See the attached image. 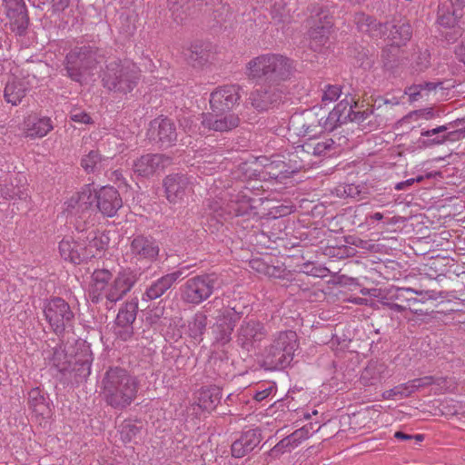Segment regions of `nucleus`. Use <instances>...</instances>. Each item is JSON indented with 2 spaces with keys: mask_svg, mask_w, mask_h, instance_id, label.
I'll list each match as a JSON object with an SVG mask.
<instances>
[{
  "mask_svg": "<svg viewBox=\"0 0 465 465\" xmlns=\"http://www.w3.org/2000/svg\"><path fill=\"white\" fill-rule=\"evenodd\" d=\"M245 69L248 79L261 84L251 92L248 100L254 110L263 113L282 102L283 83L292 77L295 65L285 55L268 53L251 59Z\"/></svg>",
  "mask_w": 465,
  "mask_h": 465,
  "instance_id": "obj_1",
  "label": "nucleus"
},
{
  "mask_svg": "<svg viewBox=\"0 0 465 465\" xmlns=\"http://www.w3.org/2000/svg\"><path fill=\"white\" fill-rule=\"evenodd\" d=\"M136 282V274L131 270H123L114 277L107 269H95L91 275L89 300L94 304L104 300L114 304L132 290Z\"/></svg>",
  "mask_w": 465,
  "mask_h": 465,
  "instance_id": "obj_2",
  "label": "nucleus"
},
{
  "mask_svg": "<svg viewBox=\"0 0 465 465\" xmlns=\"http://www.w3.org/2000/svg\"><path fill=\"white\" fill-rule=\"evenodd\" d=\"M102 395L107 405L124 410L135 400L139 389L136 377L121 367H110L102 379Z\"/></svg>",
  "mask_w": 465,
  "mask_h": 465,
  "instance_id": "obj_3",
  "label": "nucleus"
},
{
  "mask_svg": "<svg viewBox=\"0 0 465 465\" xmlns=\"http://www.w3.org/2000/svg\"><path fill=\"white\" fill-rule=\"evenodd\" d=\"M299 346L298 335L294 331L287 330L275 333L271 343L262 353V366L270 371L288 367Z\"/></svg>",
  "mask_w": 465,
  "mask_h": 465,
  "instance_id": "obj_4",
  "label": "nucleus"
},
{
  "mask_svg": "<svg viewBox=\"0 0 465 465\" xmlns=\"http://www.w3.org/2000/svg\"><path fill=\"white\" fill-rule=\"evenodd\" d=\"M140 77L141 72L135 64L114 59L106 64L102 81L108 90L125 94L137 86Z\"/></svg>",
  "mask_w": 465,
  "mask_h": 465,
  "instance_id": "obj_5",
  "label": "nucleus"
},
{
  "mask_svg": "<svg viewBox=\"0 0 465 465\" xmlns=\"http://www.w3.org/2000/svg\"><path fill=\"white\" fill-rule=\"evenodd\" d=\"M104 58L101 49L92 45L74 47L65 56L66 75L74 82L82 83L87 71L94 68Z\"/></svg>",
  "mask_w": 465,
  "mask_h": 465,
  "instance_id": "obj_6",
  "label": "nucleus"
},
{
  "mask_svg": "<svg viewBox=\"0 0 465 465\" xmlns=\"http://www.w3.org/2000/svg\"><path fill=\"white\" fill-rule=\"evenodd\" d=\"M44 314L51 330L63 337L73 330L75 316L69 303L60 297L48 300L44 306Z\"/></svg>",
  "mask_w": 465,
  "mask_h": 465,
  "instance_id": "obj_7",
  "label": "nucleus"
},
{
  "mask_svg": "<svg viewBox=\"0 0 465 465\" xmlns=\"http://www.w3.org/2000/svg\"><path fill=\"white\" fill-rule=\"evenodd\" d=\"M219 285V277L215 273L193 276L181 286V299L185 303L199 305L211 297Z\"/></svg>",
  "mask_w": 465,
  "mask_h": 465,
  "instance_id": "obj_8",
  "label": "nucleus"
},
{
  "mask_svg": "<svg viewBox=\"0 0 465 465\" xmlns=\"http://www.w3.org/2000/svg\"><path fill=\"white\" fill-rule=\"evenodd\" d=\"M95 191L91 185H85L82 191L73 195L66 203V211L75 215V228L79 232H87L90 228L88 221L94 212ZM94 223L91 224V227Z\"/></svg>",
  "mask_w": 465,
  "mask_h": 465,
  "instance_id": "obj_9",
  "label": "nucleus"
},
{
  "mask_svg": "<svg viewBox=\"0 0 465 465\" xmlns=\"http://www.w3.org/2000/svg\"><path fill=\"white\" fill-rule=\"evenodd\" d=\"M265 324L255 319H244L235 334L236 343L246 351L255 350L268 337Z\"/></svg>",
  "mask_w": 465,
  "mask_h": 465,
  "instance_id": "obj_10",
  "label": "nucleus"
},
{
  "mask_svg": "<svg viewBox=\"0 0 465 465\" xmlns=\"http://www.w3.org/2000/svg\"><path fill=\"white\" fill-rule=\"evenodd\" d=\"M130 255L136 262H154L160 256L159 242L150 234H134L130 241Z\"/></svg>",
  "mask_w": 465,
  "mask_h": 465,
  "instance_id": "obj_11",
  "label": "nucleus"
},
{
  "mask_svg": "<svg viewBox=\"0 0 465 465\" xmlns=\"http://www.w3.org/2000/svg\"><path fill=\"white\" fill-rule=\"evenodd\" d=\"M167 201L173 204L184 202L187 195L193 192V183L190 178L182 173L167 175L163 182Z\"/></svg>",
  "mask_w": 465,
  "mask_h": 465,
  "instance_id": "obj_12",
  "label": "nucleus"
},
{
  "mask_svg": "<svg viewBox=\"0 0 465 465\" xmlns=\"http://www.w3.org/2000/svg\"><path fill=\"white\" fill-rule=\"evenodd\" d=\"M240 87L238 85H223L216 88L210 95L212 112L228 113L240 100Z\"/></svg>",
  "mask_w": 465,
  "mask_h": 465,
  "instance_id": "obj_13",
  "label": "nucleus"
},
{
  "mask_svg": "<svg viewBox=\"0 0 465 465\" xmlns=\"http://www.w3.org/2000/svg\"><path fill=\"white\" fill-rule=\"evenodd\" d=\"M76 348L77 351L72 357V366L68 372H74L75 381L81 382L90 375L94 357L90 344L85 341H77Z\"/></svg>",
  "mask_w": 465,
  "mask_h": 465,
  "instance_id": "obj_14",
  "label": "nucleus"
},
{
  "mask_svg": "<svg viewBox=\"0 0 465 465\" xmlns=\"http://www.w3.org/2000/svg\"><path fill=\"white\" fill-rule=\"evenodd\" d=\"M172 163V157L163 153H147L134 161V173L142 177H149L159 170Z\"/></svg>",
  "mask_w": 465,
  "mask_h": 465,
  "instance_id": "obj_15",
  "label": "nucleus"
},
{
  "mask_svg": "<svg viewBox=\"0 0 465 465\" xmlns=\"http://www.w3.org/2000/svg\"><path fill=\"white\" fill-rule=\"evenodd\" d=\"M148 137L162 146H169L177 140L176 126L168 118H156L150 123Z\"/></svg>",
  "mask_w": 465,
  "mask_h": 465,
  "instance_id": "obj_16",
  "label": "nucleus"
},
{
  "mask_svg": "<svg viewBox=\"0 0 465 465\" xmlns=\"http://www.w3.org/2000/svg\"><path fill=\"white\" fill-rule=\"evenodd\" d=\"M95 203L99 212L107 217H114L123 206L120 193L112 186H104L95 192Z\"/></svg>",
  "mask_w": 465,
  "mask_h": 465,
  "instance_id": "obj_17",
  "label": "nucleus"
},
{
  "mask_svg": "<svg viewBox=\"0 0 465 465\" xmlns=\"http://www.w3.org/2000/svg\"><path fill=\"white\" fill-rule=\"evenodd\" d=\"M324 118L325 111L321 107H313L304 111L300 120L299 135L311 139L325 132L322 124Z\"/></svg>",
  "mask_w": 465,
  "mask_h": 465,
  "instance_id": "obj_18",
  "label": "nucleus"
},
{
  "mask_svg": "<svg viewBox=\"0 0 465 465\" xmlns=\"http://www.w3.org/2000/svg\"><path fill=\"white\" fill-rule=\"evenodd\" d=\"M239 319L240 316L234 309H223L217 317L215 324L213 326L215 341L223 345L228 343L232 339L235 322Z\"/></svg>",
  "mask_w": 465,
  "mask_h": 465,
  "instance_id": "obj_19",
  "label": "nucleus"
},
{
  "mask_svg": "<svg viewBox=\"0 0 465 465\" xmlns=\"http://www.w3.org/2000/svg\"><path fill=\"white\" fill-rule=\"evenodd\" d=\"M202 124L203 127L215 132H229L240 124V118L236 114L210 112L203 114Z\"/></svg>",
  "mask_w": 465,
  "mask_h": 465,
  "instance_id": "obj_20",
  "label": "nucleus"
},
{
  "mask_svg": "<svg viewBox=\"0 0 465 465\" xmlns=\"http://www.w3.org/2000/svg\"><path fill=\"white\" fill-rule=\"evenodd\" d=\"M351 103L357 106V103L353 98L351 101L344 99L341 101L328 115L322 120L323 128L325 131H333L336 127L349 122L350 114H351Z\"/></svg>",
  "mask_w": 465,
  "mask_h": 465,
  "instance_id": "obj_21",
  "label": "nucleus"
},
{
  "mask_svg": "<svg viewBox=\"0 0 465 465\" xmlns=\"http://www.w3.org/2000/svg\"><path fill=\"white\" fill-rule=\"evenodd\" d=\"M260 430L253 429L243 432L231 446L232 456L237 459L242 458L252 452L261 442Z\"/></svg>",
  "mask_w": 465,
  "mask_h": 465,
  "instance_id": "obj_22",
  "label": "nucleus"
},
{
  "mask_svg": "<svg viewBox=\"0 0 465 465\" xmlns=\"http://www.w3.org/2000/svg\"><path fill=\"white\" fill-rule=\"evenodd\" d=\"M182 272L176 271L167 273L156 281L153 282L143 292L142 296L143 301H153L162 297L181 277Z\"/></svg>",
  "mask_w": 465,
  "mask_h": 465,
  "instance_id": "obj_23",
  "label": "nucleus"
},
{
  "mask_svg": "<svg viewBox=\"0 0 465 465\" xmlns=\"http://www.w3.org/2000/svg\"><path fill=\"white\" fill-rule=\"evenodd\" d=\"M390 376L387 365L380 361H371L361 375V383L363 386H374Z\"/></svg>",
  "mask_w": 465,
  "mask_h": 465,
  "instance_id": "obj_24",
  "label": "nucleus"
},
{
  "mask_svg": "<svg viewBox=\"0 0 465 465\" xmlns=\"http://www.w3.org/2000/svg\"><path fill=\"white\" fill-rule=\"evenodd\" d=\"M307 13L309 15L305 20L306 26L332 28L333 17L326 6L312 3L307 6Z\"/></svg>",
  "mask_w": 465,
  "mask_h": 465,
  "instance_id": "obj_25",
  "label": "nucleus"
},
{
  "mask_svg": "<svg viewBox=\"0 0 465 465\" xmlns=\"http://www.w3.org/2000/svg\"><path fill=\"white\" fill-rule=\"evenodd\" d=\"M79 240L84 243V252L85 255L88 254V260L104 252L109 244V237L94 229H92L84 239L79 237Z\"/></svg>",
  "mask_w": 465,
  "mask_h": 465,
  "instance_id": "obj_26",
  "label": "nucleus"
},
{
  "mask_svg": "<svg viewBox=\"0 0 465 465\" xmlns=\"http://www.w3.org/2000/svg\"><path fill=\"white\" fill-rule=\"evenodd\" d=\"M59 252L61 256L65 260L74 264H80L88 261V254H84V243L78 239H64L59 243Z\"/></svg>",
  "mask_w": 465,
  "mask_h": 465,
  "instance_id": "obj_27",
  "label": "nucleus"
},
{
  "mask_svg": "<svg viewBox=\"0 0 465 465\" xmlns=\"http://www.w3.org/2000/svg\"><path fill=\"white\" fill-rule=\"evenodd\" d=\"M387 23L389 24V29L384 37L391 39L393 44L400 46L411 39L412 31L407 20L394 17L392 21Z\"/></svg>",
  "mask_w": 465,
  "mask_h": 465,
  "instance_id": "obj_28",
  "label": "nucleus"
},
{
  "mask_svg": "<svg viewBox=\"0 0 465 465\" xmlns=\"http://www.w3.org/2000/svg\"><path fill=\"white\" fill-rule=\"evenodd\" d=\"M28 90V84L25 80L12 76L4 90L5 100L12 105H17L25 97Z\"/></svg>",
  "mask_w": 465,
  "mask_h": 465,
  "instance_id": "obj_29",
  "label": "nucleus"
},
{
  "mask_svg": "<svg viewBox=\"0 0 465 465\" xmlns=\"http://www.w3.org/2000/svg\"><path fill=\"white\" fill-rule=\"evenodd\" d=\"M25 135L32 138L45 136L52 129L51 119L48 117H37L29 115L25 120Z\"/></svg>",
  "mask_w": 465,
  "mask_h": 465,
  "instance_id": "obj_30",
  "label": "nucleus"
},
{
  "mask_svg": "<svg viewBox=\"0 0 465 465\" xmlns=\"http://www.w3.org/2000/svg\"><path fill=\"white\" fill-rule=\"evenodd\" d=\"M222 398L221 389L217 386L202 388L197 396V404L206 411L215 410Z\"/></svg>",
  "mask_w": 465,
  "mask_h": 465,
  "instance_id": "obj_31",
  "label": "nucleus"
},
{
  "mask_svg": "<svg viewBox=\"0 0 465 465\" xmlns=\"http://www.w3.org/2000/svg\"><path fill=\"white\" fill-rule=\"evenodd\" d=\"M28 406L39 416H47L51 412L48 399L39 388H34L28 392Z\"/></svg>",
  "mask_w": 465,
  "mask_h": 465,
  "instance_id": "obj_32",
  "label": "nucleus"
},
{
  "mask_svg": "<svg viewBox=\"0 0 465 465\" xmlns=\"http://www.w3.org/2000/svg\"><path fill=\"white\" fill-rule=\"evenodd\" d=\"M309 38V46L315 52L321 51L329 42L331 28L327 26H306Z\"/></svg>",
  "mask_w": 465,
  "mask_h": 465,
  "instance_id": "obj_33",
  "label": "nucleus"
},
{
  "mask_svg": "<svg viewBox=\"0 0 465 465\" xmlns=\"http://www.w3.org/2000/svg\"><path fill=\"white\" fill-rule=\"evenodd\" d=\"M391 293V300H394L395 302L404 304L407 310L417 311L412 309V306L419 302L418 299L413 297L412 294H422V291L418 292L412 288H392L389 290Z\"/></svg>",
  "mask_w": 465,
  "mask_h": 465,
  "instance_id": "obj_34",
  "label": "nucleus"
},
{
  "mask_svg": "<svg viewBox=\"0 0 465 465\" xmlns=\"http://www.w3.org/2000/svg\"><path fill=\"white\" fill-rule=\"evenodd\" d=\"M184 57L193 67H201L209 59V53L200 43H193L184 51Z\"/></svg>",
  "mask_w": 465,
  "mask_h": 465,
  "instance_id": "obj_35",
  "label": "nucleus"
},
{
  "mask_svg": "<svg viewBox=\"0 0 465 465\" xmlns=\"http://www.w3.org/2000/svg\"><path fill=\"white\" fill-rule=\"evenodd\" d=\"M207 315L203 312H197L189 321L187 324L189 336L198 341H203V335L206 331Z\"/></svg>",
  "mask_w": 465,
  "mask_h": 465,
  "instance_id": "obj_36",
  "label": "nucleus"
},
{
  "mask_svg": "<svg viewBox=\"0 0 465 465\" xmlns=\"http://www.w3.org/2000/svg\"><path fill=\"white\" fill-rule=\"evenodd\" d=\"M111 157L103 155L100 151L91 150L87 154L84 155L81 160V166L87 173L99 172L104 165V162Z\"/></svg>",
  "mask_w": 465,
  "mask_h": 465,
  "instance_id": "obj_37",
  "label": "nucleus"
},
{
  "mask_svg": "<svg viewBox=\"0 0 465 465\" xmlns=\"http://www.w3.org/2000/svg\"><path fill=\"white\" fill-rule=\"evenodd\" d=\"M137 312V299H134L128 302H125L124 305L119 310L115 319V323L133 326L136 319Z\"/></svg>",
  "mask_w": 465,
  "mask_h": 465,
  "instance_id": "obj_38",
  "label": "nucleus"
},
{
  "mask_svg": "<svg viewBox=\"0 0 465 465\" xmlns=\"http://www.w3.org/2000/svg\"><path fill=\"white\" fill-rule=\"evenodd\" d=\"M72 357L68 356L64 350L55 348L52 357L49 359V363L57 369L58 371L66 373L72 366Z\"/></svg>",
  "mask_w": 465,
  "mask_h": 465,
  "instance_id": "obj_39",
  "label": "nucleus"
},
{
  "mask_svg": "<svg viewBox=\"0 0 465 465\" xmlns=\"http://www.w3.org/2000/svg\"><path fill=\"white\" fill-rule=\"evenodd\" d=\"M459 11L460 9L455 7H453L452 12H450L445 5L439 6L437 15L438 24L444 28L456 26L457 19L461 17V14H460Z\"/></svg>",
  "mask_w": 465,
  "mask_h": 465,
  "instance_id": "obj_40",
  "label": "nucleus"
},
{
  "mask_svg": "<svg viewBox=\"0 0 465 465\" xmlns=\"http://www.w3.org/2000/svg\"><path fill=\"white\" fill-rule=\"evenodd\" d=\"M271 15L272 19L279 24H289L292 18L291 9L288 8L283 0H274L271 8Z\"/></svg>",
  "mask_w": 465,
  "mask_h": 465,
  "instance_id": "obj_41",
  "label": "nucleus"
},
{
  "mask_svg": "<svg viewBox=\"0 0 465 465\" xmlns=\"http://www.w3.org/2000/svg\"><path fill=\"white\" fill-rule=\"evenodd\" d=\"M264 167L269 176L276 180L286 178L290 173L296 171L295 169L291 170V168L282 161H272Z\"/></svg>",
  "mask_w": 465,
  "mask_h": 465,
  "instance_id": "obj_42",
  "label": "nucleus"
},
{
  "mask_svg": "<svg viewBox=\"0 0 465 465\" xmlns=\"http://www.w3.org/2000/svg\"><path fill=\"white\" fill-rule=\"evenodd\" d=\"M10 18L11 30L17 35H24L26 33L29 17L26 13L7 14Z\"/></svg>",
  "mask_w": 465,
  "mask_h": 465,
  "instance_id": "obj_43",
  "label": "nucleus"
},
{
  "mask_svg": "<svg viewBox=\"0 0 465 465\" xmlns=\"http://www.w3.org/2000/svg\"><path fill=\"white\" fill-rule=\"evenodd\" d=\"M458 130L449 132L441 136H437L433 139H427L422 142L424 146H432L442 144L446 141H457L465 137V125H460Z\"/></svg>",
  "mask_w": 465,
  "mask_h": 465,
  "instance_id": "obj_44",
  "label": "nucleus"
},
{
  "mask_svg": "<svg viewBox=\"0 0 465 465\" xmlns=\"http://www.w3.org/2000/svg\"><path fill=\"white\" fill-rule=\"evenodd\" d=\"M340 145L331 138H324L322 141L315 140V156L332 155L338 152Z\"/></svg>",
  "mask_w": 465,
  "mask_h": 465,
  "instance_id": "obj_45",
  "label": "nucleus"
},
{
  "mask_svg": "<svg viewBox=\"0 0 465 465\" xmlns=\"http://www.w3.org/2000/svg\"><path fill=\"white\" fill-rule=\"evenodd\" d=\"M142 430V425L131 420L124 421L121 425L120 435L124 442H131L136 439Z\"/></svg>",
  "mask_w": 465,
  "mask_h": 465,
  "instance_id": "obj_46",
  "label": "nucleus"
},
{
  "mask_svg": "<svg viewBox=\"0 0 465 465\" xmlns=\"http://www.w3.org/2000/svg\"><path fill=\"white\" fill-rule=\"evenodd\" d=\"M296 447H298V445L294 442V440L291 435H288L280 440L272 449H271L269 455L273 458H279L285 452H291Z\"/></svg>",
  "mask_w": 465,
  "mask_h": 465,
  "instance_id": "obj_47",
  "label": "nucleus"
},
{
  "mask_svg": "<svg viewBox=\"0 0 465 465\" xmlns=\"http://www.w3.org/2000/svg\"><path fill=\"white\" fill-rule=\"evenodd\" d=\"M399 53L400 46L395 44L383 48L381 51V60L383 62V65L388 69L392 68L396 64Z\"/></svg>",
  "mask_w": 465,
  "mask_h": 465,
  "instance_id": "obj_48",
  "label": "nucleus"
},
{
  "mask_svg": "<svg viewBox=\"0 0 465 465\" xmlns=\"http://www.w3.org/2000/svg\"><path fill=\"white\" fill-rule=\"evenodd\" d=\"M368 31L365 34L369 35L372 38H381L387 35L389 29V24L378 22L373 16H371V23H369Z\"/></svg>",
  "mask_w": 465,
  "mask_h": 465,
  "instance_id": "obj_49",
  "label": "nucleus"
},
{
  "mask_svg": "<svg viewBox=\"0 0 465 465\" xmlns=\"http://www.w3.org/2000/svg\"><path fill=\"white\" fill-rule=\"evenodd\" d=\"M32 5L39 9H44L45 5H51L54 12L64 11L68 5L70 0H30Z\"/></svg>",
  "mask_w": 465,
  "mask_h": 465,
  "instance_id": "obj_50",
  "label": "nucleus"
},
{
  "mask_svg": "<svg viewBox=\"0 0 465 465\" xmlns=\"http://www.w3.org/2000/svg\"><path fill=\"white\" fill-rule=\"evenodd\" d=\"M411 391L407 386V383L400 384L398 386H395L394 388L385 391L382 393V398L384 400H393L397 396H400L401 398H406L411 396Z\"/></svg>",
  "mask_w": 465,
  "mask_h": 465,
  "instance_id": "obj_51",
  "label": "nucleus"
},
{
  "mask_svg": "<svg viewBox=\"0 0 465 465\" xmlns=\"http://www.w3.org/2000/svg\"><path fill=\"white\" fill-rule=\"evenodd\" d=\"M319 429L320 426H318L317 429H313L312 423H310L308 425L303 426L301 429L294 430L290 435L294 440V442L299 446L302 440L309 438V436L312 434L311 430H312V432H315L318 431Z\"/></svg>",
  "mask_w": 465,
  "mask_h": 465,
  "instance_id": "obj_52",
  "label": "nucleus"
},
{
  "mask_svg": "<svg viewBox=\"0 0 465 465\" xmlns=\"http://www.w3.org/2000/svg\"><path fill=\"white\" fill-rule=\"evenodd\" d=\"M114 333L118 339L124 341H127L131 340L134 336V326L115 323Z\"/></svg>",
  "mask_w": 465,
  "mask_h": 465,
  "instance_id": "obj_53",
  "label": "nucleus"
},
{
  "mask_svg": "<svg viewBox=\"0 0 465 465\" xmlns=\"http://www.w3.org/2000/svg\"><path fill=\"white\" fill-rule=\"evenodd\" d=\"M341 94V87L338 85H327L323 91L322 101L323 103H331L337 100Z\"/></svg>",
  "mask_w": 465,
  "mask_h": 465,
  "instance_id": "obj_54",
  "label": "nucleus"
},
{
  "mask_svg": "<svg viewBox=\"0 0 465 465\" xmlns=\"http://www.w3.org/2000/svg\"><path fill=\"white\" fill-rule=\"evenodd\" d=\"M432 383H433V377L426 376L423 378L414 379V380L407 382V386L411 391V394H412L415 391L419 390L420 388H423V387L431 385Z\"/></svg>",
  "mask_w": 465,
  "mask_h": 465,
  "instance_id": "obj_55",
  "label": "nucleus"
},
{
  "mask_svg": "<svg viewBox=\"0 0 465 465\" xmlns=\"http://www.w3.org/2000/svg\"><path fill=\"white\" fill-rule=\"evenodd\" d=\"M390 298H391V293L388 291L386 294H384L381 297L380 302L383 306H385L391 310H393L397 312H402L407 310V307L404 304L397 303L394 302V300H391Z\"/></svg>",
  "mask_w": 465,
  "mask_h": 465,
  "instance_id": "obj_56",
  "label": "nucleus"
},
{
  "mask_svg": "<svg viewBox=\"0 0 465 465\" xmlns=\"http://www.w3.org/2000/svg\"><path fill=\"white\" fill-rule=\"evenodd\" d=\"M440 34L448 43H454L462 35V29L456 25L450 28H444Z\"/></svg>",
  "mask_w": 465,
  "mask_h": 465,
  "instance_id": "obj_57",
  "label": "nucleus"
},
{
  "mask_svg": "<svg viewBox=\"0 0 465 465\" xmlns=\"http://www.w3.org/2000/svg\"><path fill=\"white\" fill-rule=\"evenodd\" d=\"M354 23L359 31L365 33L370 28L369 23H371V16L364 13H356L354 15Z\"/></svg>",
  "mask_w": 465,
  "mask_h": 465,
  "instance_id": "obj_58",
  "label": "nucleus"
},
{
  "mask_svg": "<svg viewBox=\"0 0 465 465\" xmlns=\"http://www.w3.org/2000/svg\"><path fill=\"white\" fill-rule=\"evenodd\" d=\"M441 83L440 82H438V83H432V82H424L423 84H417V85H414V86H411L410 87V96H416L418 94H420V91H428V92H430V91H433L437 88L438 85H440Z\"/></svg>",
  "mask_w": 465,
  "mask_h": 465,
  "instance_id": "obj_59",
  "label": "nucleus"
},
{
  "mask_svg": "<svg viewBox=\"0 0 465 465\" xmlns=\"http://www.w3.org/2000/svg\"><path fill=\"white\" fill-rule=\"evenodd\" d=\"M8 11L7 14H17V13H26V5L24 0H9L7 3Z\"/></svg>",
  "mask_w": 465,
  "mask_h": 465,
  "instance_id": "obj_60",
  "label": "nucleus"
},
{
  "mask_svg": "<svg viewBox=\"0 0 465 465\" xmlns=\"http://www.w3.org/2000/svg\"><path fill=\"white\" fill-rule=\"evenodd\" d=\"M368 116L366 117L363 124H361V129L366 130V132H371L374 130L377 126V117L374 115V111L372 109L368 111Z\"/></svg>",
  "mask_w": 465,
  "mask_h": 465,
  "instance_id": "obj_61",
  "label": "nucleus"
},
{
  "mask_svg": "<svg viewBox=\"0 0 465 465\" xmlns=\"http://www.w3.org/2000/svg\"><path fill=\"white\" fill-rule=\"evenodd\" d=\"M370 109H366L363 111H354L353 105L351 104V114H350L349 122H354L357 123L361 127V124L364 123L366 117L369 115L368 111Z\"/></svg>",
  "mask_w": 465,
  "mask_h": 465,
  "instance_id": "obj_62",
  "label": "nucleus"
},
{
  "mask_svg": "<svg viewBox=\"0 0 465 465\" xmlns=\"http://www.w3.org/2000/svg\"><path fill=\"white\" fill-rule=\"evenodd\" d=\"M448 130L447 125H440L433 129H422L420 132V136L427 137L428 139H433L437 136H440V134L446 132Z\"/></svg>",
  "mask_w": 465,
  "mask_h": 465,
  "instance_id": "obj_63",
  "label": "nucleus"
},
{
  "mask_svg": "<svg viewBox=\"0 0 465 465\" xmlns=\"http://www.w3.org/2000/svg\"><path fill=\"white\" fill-rule=\"evenodd\" d=\"M292 212V206L279 204L272 207L270 213L272 214L274 217H282L290 214Z\"/></svg>",
  "mask_w": 465,
  "mask_h": 465,
  "instance_id": "obj_64",
  "label": "nucleus"
}]
</instances>
